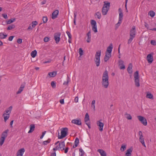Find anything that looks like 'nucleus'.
I'll use <instances>...</instances> for the list:
<instances>
[{
	"label": "nucleus",
	"instance_id": "45",
	"mask_svg": "<svg viewBox=\"0 0 156 156\" xmlns=\"http://www.w3.org/2000/svg\"><path fill=\"white\" fill-rule=\"evenodd\" d=\"M79 53L80 55L82 56L83 54V51L81 48H80L79 49Z\"/></svg>",
	"mask_w": 156,
	"mask_h": 156
},
{
	"label": "nucleus",
	"instance_id": "62",
	"mask_svg": "<svg viewBox=\"0 0 156 156\" xmlns=\"http://www.w3.org/2000/svg\"><path fill=\"white\" fill-rule=\"evenodd\" d=\"M89 120V118H84V121L85 122H87Z\"/></svg>",
	"mask_w": 156,
	"mask_h": 156
},
{
	"label": "nucleus",
	"instance_id": "14",
	"mask_svg": "<svg viewBox=\"0 0 156 156\" xmlns=\"http://www.w3.org/2000/svg\"><path fill=\"white\" fill-rule=\"evenodd\" d=\"M147 60L149 63H151L153 60V57L151 54H150L147 55Z\"/></svg>",
	"mask_w": 156,
	"mask_h": 156
},
{
	"label": "nucleus",
	"instance_id": "44",
	"mask_svg": "<svg viewBox=\"0 0 156 156\" xmlns=\"http://www.w3.org/2000/svg\"><path fill=\"white\" fill-rule=\"evenodd\" d=\"M126 149V145L122 144L120 150L122 151H124Z\"/></svg>",
	"mask_w": 156,
	"mask_h": 156
},
{
	"label": "nucleus",
	"instance_id": "5",
	"mask_svg": "<svg viewBox=\"0 0 156 156\" xmlns=\"http://www.w3.org/2000/svg\"><path fill=\"white\" fill-rule=\"evenodd\" d=\"M68 129L67 128H63L62 129L61 135H58V138L59 139H62L66 136L67 135Z\"/></svg>",
	"mask_w": 156,
	"mask_h": 156
},
{
	"label": "nucleus",
	"instance_id": "27",
	"mask_svg": "<svg viewBox=\"0 0 156 156\" xmlns=\"http://www.w3.org/2000/svg\"><path fill=\"white\" fill-rule=\"evenodd\" d=\"M24 87L23 85H21L20 87V88L18 90V91H17L16 93L17 94H20L21 93V92H22V91L23 90V89L24 88Z\"/></svg>",
	"mask_w": 156,
	"mask_h": 156
},
{
	"label": "nucleus",
	"instance_id": "12",
	"mask_svg": "<svg viewBox=\"0 0 156 156\" xmlns=\"http://www.w3.org/2000/svg\"><path fill=\"white\" fill-rule=\"evenodd\" d=\"M97 124L99 126V130L101 132L103 130L104 123L100 122V121H97Z\"/></svg>",
	"mask_w": 156,
	"mask_h": 156
},
{
	"label": "nucleus",
	"instance_id": "48",
	"mask_svg": "<svg viewBox=\"0 0 156 156\" xmlns=\"http://www.w3.org/2000/svg\"><path fill=\"white\" fill-rule=\"evenodd\" d=\"M66 33L67 34L69 38V39H71L72 37V36L71 34L68 31H66Z\"/></svg>",
	"mask_w": 156,
	"mask_h": 156
},
{
	"label": "nucleus",
	"instance_id": "43",
	"mask_svg": "<svg viewBox=\"0 0 156 156\" xmlns=\"http://www.w3.org/2000/svg\"><path fill=\"white\" fill-rule=\"evenodd\" d=\"M134 37H130L129 38L128 41V44H129L132 42V41L133 40Z\"/></svg>",
	"mask_w": 156,
	"mask_h": 156
},
{
	"label": "nucleus",
	"instance_id": "47",
	"mask_svg": "<svg viewBox=\"0 0 156 156\" xmlns=\"http://www.w3.org/2000/svg\"><path fill=\"white\" fill-rule=\"evenodd\" d=\"M51 85L53 88H55L56 87L55 83L54 81H52L51 82Z\"/></svg>",
	"mask_w": 156,
	"mask_h": 156
},
{
	"label": "nucleus",
	"instance_id": "10",
	"mask_svg": "<svg viewBox=\"0 0 156 156\" xmlns=\"http://www.w3.org/2000/svg\"><path fill=\"white\" fill-rule=\"evenodd\" d=\"M61 33L58 32L54 34V39L56 41V43L58 44L60 40V36H61Z\"/></svg>",
	"mask_w": 156,
	"mask_h": 156
},
{
	"label": "nucleus",
	"instance_id": "18",
	"mask_svg": "<svg viewBox=\"0 0 156 156\" xmlns=\"http://www.w3.org/2000/svg\"><path fill=\"white\" fill-rule=\"evenodd\" d=\"M119 66H121V65H122V66H120V69H124L125 68V67L124 65V62L123 61L121 60H120L119 61Z\"/></svg>",
	"mask_w": 156,
	"mask_h": 156
},
{
	"label": "nucleus",
	"instance_id": "20",
	"mask_svg": "<svg viewBox=\"0 0 156 156\" xmlns=\"http://www.w3.org/2000/svg\"><path fill=\"white\" fill-rule=\"evenodd\" d=\"M57 74V72L55 71H53L51 72H49L48 74V76L50 77H54L56 76Z\"/></svg>",
	"mask_w": 156,
	"mask_h": 156
},
{
	"label": "nucleus",
	"instance_id": "46",
	"mask_svg": "<svg viewBox=\"0 0 156 156\" xmlns=\"http://www.w3.org/2000/svg\"><path fill=\"white\" fill-rule=\"evenodd\" d=\"M43 23H45L47 22L48 20V18L46 16H44L43 17Z\"/></svg>",
	"mask_w": 156,
	"mask_h": 156
},
{
	"label": "nucleus",
	"instance_id": "41",
	"mask_svg": "<svg viewBox=\"0 0 156 156\" xmlns=\"http://www.w3.org/2000/svg\"><path fill=\"white\" fill-rule=\"evenodd\" d=\"M51 141L50 139H48L47 140L44 141L43 144L44 145H47Z\"/></svg>",
	"mask_w": 156,
	"mask_h": 156
},
{
	"label": "nucleus",
	"instance_id": "11",
	"mask_svg": "<svg viewBox=\"0 0 156 156\" xmlns=\"http://www.w3.org/2000/svg\"><path fill=\"white\" fill-rule=\"evenodd\" d=\"M136 33V27L133 26L132 28L130 30V36L135 37Z\"/></svg>",
	"mask_w": 156,
	"mask_h": 156
},
{
	"label": "nucleus",
	"instance_id": "57",
	"mask_svg": "<svg viewBox=\"0 0 156 156\" xmlns=\"http://www.w3.org/2000/svg\"><path fill=\"white\" fill-rule=\"evenodd\" d=\"M33 29L31 25V24L28 27L27 29V30H32Z\"/></svg>",
	"mask_w": 156,
	"mask_h": 156
},
{
	"label": "nucleus",
	"instance_id": "4",
	"mask_svg": "<svg viewBox=\"0 0 156 156\" xmlns=\"http://www.w3.org/2000/svg\"><path fill=\"white\" fill-rule=\"evenodd\" d=\"M101 51L99 50L97 51L95 55L94 61L96 65V66L98 67L99 66L100 61V57L101 54Z\"/></svg>",
	"mask_w": 156,
	"mask_h": 156
},
{
	"label": "nucleus",
	"instance_id": "63",
	"mask_svg": "<svg viewBox=\"0 0 156 156\" xmlns=\"http://www.w3.org/2000/svg\"><path fill=\"white\" fill-rule=\"evenodd\" d=\"M76 16H77V12H75L74 13V19L76 20Z\"/></svg>",
	"mask_w": 156,
	"mask_h": 156
},
{
	"label": "nucleus",
	"instance_id": "61",
	"mask_svg": "<svg viewBox=\"0 0 156 156\" xmlns=\"http://www.w3.org/2000/svg\"><path fill=\"white\" fill-rule=\"evenodd\" d=\"M109 59V58L107 57H106L105 56L104 58V61L105 62H106L108 60V59Z\"/></svg>",
	"mask_w": 156,
	"mask_h": 156
},
{
	"label": "nucleus",
	"instance_id": "19",
	"mask_svg": "<svg viewBox=\"0 0 156 156\" xmlns=\"http://www.w3.org/2000/svg\"><path fill=\"white\" fill-rule=\"evenodd\" d=\"M9 130L8 129H7L4 131L2 133V137L6 138L8 136L7 133L9 132Z\"/></svg>",
	"mask_w": 156,
	"mask_h": 156
},
{
	"label": "nucleus",
	"instance_id": "50",
	"mask_svg": "<svg viewBox=\"0 0 156 156\" xmlns=\"http://www.w3.org/2000/svg\"><path fill=\"white\" fill-rule=\"evenodd\" d=\"M79 143V139L77 137H76V139L75 140V143L76 144L78 145Z\"/></svg>",
	"mask_w": 156,
	"mask_h": 156
},
{
	"label": "nucleus",
	"instance_id": "15",
	"mask_svg": "<svg viewBox=\"0 0 156 156\" xmlns=\"http://www.w3.org/2000/svg\"><path fill=\"white\" fill-rule=\"evenodd\" d=\"M59 11L58 10H55L52 14L51 18L52 19H55L57 17V16L58 14Z\"/></svg>",
	"mask_w": 156,
	"mask_h": 156
},
{
	"label": "nucleus",
	"instance_id": "9",
	"mask_svg": "<svg viewBox=\"0 0 156 156\" xmlns=\"http://www.w3.org/2000/svg\"><path fill=\"white\" fill-rule=\"evenodd\" d=\"M139 134L140 136L139 141L143 145L146 147V146L144 141V138H143L142 133L141 131H140L139 132Z\"/></svg>",
	"mask_w": 156,
	"mask_h": 156
},
{
	"label": "nucleus",
	"instance_id": "64",
	"mask_svg": "<svg viewBox=\"0 0 156 156\" xmlns=\"http://www.w3.org/2000/svg\"><path fill=\"white\" fill-rule=\"evenodd\" d=\"M59 101L60 103L62 104H64V101L63 99H61Z\"/></svg>",
	"mask_w": 156,
	"mask_h": 156
},
{
	"label": "nucleus",
	"instance_id": "49",
	"mask_svg": "<svg viewBox=\"0 0 156 156\" xmlns=\"http://www.w3.org/2000/svg\"><path fill=\"white\" fill-rule=\"evenodd\" d=\"M49 38L48 37H45L44 38V42H48L49 40Z\"/></svg>",
	"mask_w": 156,
	"mask_h": 156
},
{
	"label": "nucleus",
	"instance_id": "52",
	"mask_svg": "<svg viewBox=\"0 0 156 156\" xmlns=\"http://www.w3.org/2000/svg\"><path fill=\"white\" fill-rule=\"evenodd\" d=\"M87 37L88 38H91V31L90 30L88 33L87 34Z\"/></svg>",
	"mask_w": 156,
	"mask_h": 156
},
{
	"label": "nucleus",
	"instance_id": "60",
	"mask_svg": "<svg viewBox=\"0 0 156 156\" xmlns=\"http://www.w3.org/2000/svg\"><path fill=\"white\" fill-rule=\"evenodd\" d=\"M68 78H69L68 76V80H67V81L66 82H64L63 83V85H67L68 84V83L69 82Z\"/></svg>",
	"mask_w": 156,
	"mask_h": 156
},
{
	"label": "nucleus",
	"instance_id": "56",
	"mask_svg": "<svg viewBox=\"0 0 156 156\" xmlns=\"http://www.w3.org/2000/svg\"><path fill=\"white\" fill-rule=\"evenodd\" d=\"M74 101L76 103L78 102V96L76 97L74 99Z\"/></svg>",
	"mask_w": 156,
	"mask_h": 156
},
{
	"label": "nucleus",
	"instance_id": "25",
	"mask_svg": "<svg viewBox=\"0 0 156 156\" xmlns=\"http://www.w3.org/2000/svg\"><path fill=\"white\" fill-rule=\"evenodd\" d=\"M35 125L34 124H31L30 125V129L28 132V133L32 132L34 129Z\"/></svg>",
	"mask_w": 156,
	"mask_h": 156
},
{
	"label": "nucleus",
	"instance_id": "35",
	"mask_svg": "<svg viewBox=\"0 0 156 156\" xmlns=\"http://www.w3.org/2000/svg\"><path fill=\"white\" fill-rule=\"evenodd\" d=\"M155 12L152 11H150L148 13V15L151 17H153L155 16Z\"/></svg>",
	"mask_w": 156,
	"mask_h": 156
},
{
	"label": "nucleus",
	"instance_id": "13",
	"mask_svg": "<svg viewBox=\"0 0 156 156\" xmlns=\"http://www.w3.org/2000/svg\"><path fill=\"white\" fill-rule=\"evenodd\" d=\"M71 122L73 123L78 126L81 125L82 124L81 120L80 119H73L72 120Z\"/></svg>",
	"mask_w": 156,
	"mask_h": 156
},
{
	"label": "nucleus",
	"instance_id": "54",
	"mask_svg": "<svg viewBox=\"0 0 156 156\" xmlns=\"http://www.w3.org/2000/svg\"><path fill=\"white\" fill-rule=\"evenodd\" d=\"M22 40L21 39L19 38L17 40V42L18 44H21L22 43Z\"/></svg>",
	"mask_w": 156,
	"mask_h": 156
},
{
	"label": "nucleus",
	"instance_id": "31",
	"mask_svg": "<svg viewBox=\"0 0 156 156\" xmlns=\"http://www.w3.org/2000/svg\"><path fill=\"white\" fill-rule=\"evenodd\" d=\"M12 106H10L8 109L6 110L5 111V113H6V114H9L10 113H11V112L12 110Z\"/></svg>",
	"mask_w": 156,
	"mask_h": 156
},
{
	"label": "nucleus",
	"instance_id": "30",
	"mask_svg": "<svg viewBox=\"0 0 156 156\" xmlns=\"http://www.w3.org/2000/svg\"><path fill=\"white\" fill-rule=\"evenodd\" d=\"M7 35L6 34H4L2 33H0V38L1 39H4L5 38Z\"/></svg>",
	"mask_w": 156,
	"mask_h": 156
},
{
	"label": "nucleus",
	"instance_id": "29",
	"mask_svg": "<svg viewBox=\"0 0 156 156\" xmlns=\"http://www.w3.org/2000/svg\"><path fill=\"white\" fill-rule=\"evenodd\" d=\"M25 150L24 148H21L18 150L17 153L18 154H21L22 155H23V154L24 152H25Z\"/></svg>",
	"mask_w": 156,
	"mask_h": 156
},
{
	"label": "nucleus",
	"instance_id": "38",
	"mask_svg": "<svg viewBox=\"0 0 156 156\" xmlns=\"http://www.w3.org/2000/svg\"><path fill=\"white\" fill-rule=\"evenodd\" d=\"M37 22L36 21H33L32 22V25H31L32 28H34L37 25Z\"/></svg>",
	"mask_w": 156,
	"mask_h": 156
},
{
	"label": "nucleus",
	"instance_id": "36",
	"mask_svg": "<svg viewBox=\"0 0 156 156\" xmlns=\"http://www.w3.org/2000/svg\"><path fill=\"white\" fill-rule=\"evenodd\" d=\"M79 154L80 155L83 156L84 155L85 153L83 151V150L81 148H80L79 149Z\"/></svg>",
	"mask_w": 156,
	"mask_h": 156
},
{
	"label": "nucleus",
	"instance_id": "7",
	"mask_svg": "<svg viewBox=\"0 0 156 156\" xmlns=\"http://www.w3.org/2000/svg\"><path fill=\"white\" fill-rule=\"evenodd\" d=\"M137 117L139 120L144 126H146L147 124V120L146 119L141 116H138Z\"/></svg>",
	"mask_w": 156,
	"mask_h": 156
},
{
	"label": "nucleus",
	"instance_id": "58",
	"mask_svg": "<svg viewBox=\"0 0 156 156\" xmlns=\"http://www.w3.org/2000/svg\"><path fill=\"white\" fill-rule=\"evenodd\" d=\"M14 36H10V37H9V39H8V40L9 41H12L13 38H14Z\"/></svg>",
	"mask_w": 156,
	"mask_h": 156
},
{
	"label": "nucleus",
	"instance_id": "6",
	"mask_svg": "<svg viewBox=\"0 0 156 156\" xmlns=\"http://www.w3.org/2000/svg\"><path fill=\"white\" fill-rule=\"evenodd\" d=\"M134 78L136 86L137 87H139L140 86V84L139 83V75L138 71H136L134 73Z\"/></svg>",
	"mask_w": 156,
	"mask_h": 156
},
{
	"label": "nucleus",
	"instance_id": "8",
	"mask_svg": "<svg viewBox=\"0 0 156 156\" xmlns=\"http://www.w3.org/2000/svg\"><path fill=\"white\" fill-rule=\"evenodd\" d=\"M91 23L92 27V30L95 33L97 32L98 30L96 21L94 20H91Z\"/></svg>",
	"mask_w": 156,
	"mask_h": 156
},
{
	"label": "nucleus",
	"instance_id": "23",
	"mask_svg": "<svg viewBox=\"0 0 156 156\" xmlns=\"http://www.w3.org/2000/svg\"><path fill=\"white\" fill-rule=\"evenodd\" d=\"M3 116L4 117L5 122H6L9 117V114H6V113H4L3 115Z\"/></svg>",
	"mask_w": 156,
	"mask_h": 156
},
{
	"label": "nucleus",
	"instance_id": "24",
	"mask_svg": "<svg viewBox=\"0 0 156 156\" xmlns=\"http://www.w3.org/2000/svg\"><path fill=\"white\" fill-rule=\"evenodd\" d=\"M123 16V14L122 13H119V22L118 23H120L122 20V17Z\"/></svg>",
	"mask_w": 156,
	"mask_h": 156
},
{
	"label": "nucleus",
	"instance_id": "28",
	"mask_svg": "<svg viewBox=\"0 0 156 156\" xmlns=\"http://www.w3.org/2000/svg\"><path fill=\"white\" fill-rule=\"evenodd\" d=\"M37 54V51L36 50H34L32 51L31 53V55L33 58H34L36 56Z\"/></svg>",
	"mask_w": 156,
	"mask_h": 156
},
{
	"label": "nucleus",
	"instance_id": "21",
	"mask_svg": "<svg viewBox=\"0 0 156 156\" xmlns=\"http://www.w3.org/2000/svg\"><path fill=\"white\" fill-rule=\"evenodd\" d=\"M113 48V45L112 44H110L109 46L107 48V50L106 52H108L109 53H112V50Z\"/></svg>",
	"mask_w": 156,
	"mask_h": 156
},
{
	"label": "nucleus",
	"instance_id": "26",
	"mask_svg": "<svg viewBox=\"0 0 156 156\" xmlns=\"http://www.w3.org/2000/svg\"><path fill=\"white\" fill-rule=\"evenodd\" d=\"M132 152V150L130 148L128 149L127 150V152L126 153L125 156H130L131 155Z\"/></svg>",
	"mask_w": 156,
	"mask_h": 156
},
{
	"label": "nucleus",
	"instance_id": "3",
	"mask_svg": "<svg viewBox=\"0 0 156 156\" xmlns=\"http://www.w3.org/2000/svg\"><path fill=\"white\" fill-rule=\"evenodd\" d=\"M65 144L64 141H62L59 143V145L57 146V149H60L62 151L64 150L65 153H67L69 149L68 147H66L65 149Z\"/></svg>",
	"mask_w": 156,
	"mask_h": 156
},
{
	"label": "nucleus",
	"instance_id": "17",
	"mask_svg": "<svg viewBox=\"0 0 156 156\" xmlns=\"http://www.w3.org/2000/svg\"><path fill=\"white\" fill-rule=\"evenodd\" d=\"M97 151L100 153L101 156H107L106 153L103 150L99 149Z\"/></svg>",
	"mask_w": 156,
	"mask_h": 156
},
{
	"label": "nucleus",
	"instance_id": "51",
	"mask_svg": "<svg viewBox=\"0 0 156 156\" xmlns=\"http://www.w3.org/2000/svg\"><path fill=\"white\" fill-rule=\"evenodd\" d=\"M151 44L153 45H156V41L154 40H152L151 41Z\"/></svg>",
	"mask_w": 156,
	"mask_h": 156
},
{
	"label": "nucleus",
	"instance_id": "33",
	"mask_svg": "<svg viewBox=\"0 0 156 156\" xmlns=\"http://www.w3.org/2000/svg\"><path fill=\"white\" fill-rule=\"evenodd\" d=\"M5 138L1 136L0 140V145L2 146L5 141Z\"/></svg>",
	"mask_w": 156,
	"mask_h": 156
},
{
	"label": "nucleus",
	"instance_id": "37",
	"mask_svg": "<svg viewBox=\"0 0 156 156\" xmlns=\"http://www.w3.org/2000/svg\"><path fill=\"white\" fill-rule=\"evenodd\" d=\"M95 15L97 16V17L98 19H101V14L100 12H96Z\"/></svg>",
	"mask_w": 156,
	"mask_h": 156
},
{
	"label": "nucleus",
	"instance_id": "32",
	"mask_svg": "<svg viewBox=\"0 0 156 156\" xmlns=\"http://www.w3.org/2000/svg\"><path fill=\"white\" fill-rule=\"evenodd\" d=\"M125 115L126 116V118L128 120H131L132 119V116L131 115L127 113H126L125 114Z\"/></svg>",
	"mask_w": 156,
	"mask_h": 156
},
{
	"label": "nucleus",
	"instance_id": "59",
	"mask_svg": "<svg viewBox=\"0 0 156 156\" xmlns=\"http://www.w3.org/2000/svg\"><path fill=\"white\" fill-rule=\"evenodd\" d=\"M144 26L147 29H148L149 27V25L148 24L146 23V22H144Z\"/></svg>",
	"mask_w": 156,
	"mask_h": 156
},
{
	"label": "nucleus",
	"instance_id": "1",
	"mask_svg": "<svg viewBox=\"0 0 156 156\" xmlns=\"http://www.w3.org/2000/svg\"><path fill=\"white\" fill-rule=\"evenodd\" d=\"M108 78V72L107 70H106L103 73L102 81V86L105 88L108 87L109 84Z\"/></svg>",
	"mask_w": 156,
	"mask_h": 156
},
{
	"label": "nucleus",
	"instance_id": "40",
	"mask_svg": "<svg viewBox=\"0 0 156 156\" xmlns=\"http://www.w3.org/2000/svg\"><path fill=\"white\" fill-rule=\"evenodd\" d=\"M15 26L14 25H12L9 26L7 28V30H12V29L14 28Z\"/></svg>",
	"mask_w": 156,
	"mask_h": 156
},
{
	"label": "nucleus",
	"instance_id": "42",
	"mask_svg": "<svg viewBox=\"0 0 156 156\" xmlns=\"http://www.w3.org/2000/svg\"><path fill=\"white\" fill-rule=\"evenodd\" d=\"M95 100H93V101H92V102H91V107L93 108V109H94V110H95Z\"/></svg>",
	"mask_w": 156,
	"mask_h": 156
},
{
	"label": "nucleus",
	"instance_id": "2",
	"mask_svg": "<svg viewBox=\"0 0 156 156\" xmlns=\"http://www.w3.org/2000/svg\"><path fill=\"white\" fill-rule=\"evenodd\" d=\"M104 4L102 9V14L104 15H106L108 12L110 7V3L108 2L105 1Z\"/></svg>",
	"mask_w": 156,
	"mask_h": 156
},
{
	"label": "nucleus",
	"instance_id": "55",
	"mask_svg": "<svg viewBox=\"0 0 156 156\" xmlns=\"http://www.w3.org/2000/svg\"><path fill=\"white\" fill-rule=\"evenodd\" d=\"M2 16L5 19H7L8 18L7 15L6 14H2Z\"/></svg>",
	"mask_w": 156,
	"mask_h": 156
},
{
	"label": "nucleus",
	"instance_id": "22",
	"mask_svg": "<svg viewBox=\"0 0 156 156\" xmlns=\"http://www.w3.org/2000/svg\"><path fill=\"white\" fill-rule=\"evenodd\" d=\"M146 97L147 98L150 99L152 100L154 99L153 95L149 92H148L147 93Z\"/></svg>",
	"mask_w": 156,
	"mask_h": 156
},
{
	"label": "nucleus",
	"instance_id": "34",
	"mask_svg": "<svg viewBox=\"0 0 156 156\" xmlns=\"http://www.w3.org/2000/svg\"><path fill=\"white\" fill-rule=\"evenodd\" d=\"M16 20L15 18H12L10 19H9L7 21V24H10L14 22Z\"/></svg>",
	"mask_w": 156,
	"mask_h": 156
},
{
	"label": "nucleus",
	"instance_id": "53",
	"mask_svg": "<svg viewBox=\"0 0 156 156\" xmlns=\"http://www.w3.org/2000/svg\"><path fill=\"white\" fill-rule=\"evenodd\" d=\"M46 132V131H44V132H43L42 133V135H41V136L40 137V138L41 139H42L44 137V136Z\"/></svg>",
	"mask_w": 156,
	"mask_h": 156
},
{
	"label": "nucleus",
	"instance_id": "16",
	"mask_svg": "<svg viewBox=\"0 0 156 156\" xmlns=\"http://www.w3.org/2000/svg\"><path fill=\"white\" fill-rule=\"evenodd\" d=\"M132 64L131 63H129L127 68V71L129 74H132Z\"/></svg>",
	"mask_w": 156,
	"mask_h": 156
},
{
	"label": "nucleus",
	"instance_id": "39",
	"mask_svg": "<svg viewBox=\"0 0 156 156\" xmlns=\"http://www.w3.org/2000/svg\"><path fill=\"white\" fill-rule=\"evenodd\" d=\"M105 56L110 58L111 56V53L106 52Z\"/></svg>",
	"mask_w": 156,
	"mask_h": 156
}]
</instances>
